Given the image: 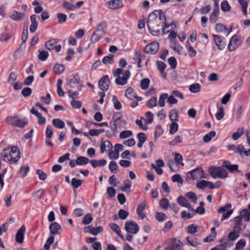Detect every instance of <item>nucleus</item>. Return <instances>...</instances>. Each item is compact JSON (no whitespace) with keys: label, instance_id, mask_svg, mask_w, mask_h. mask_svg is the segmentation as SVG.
<instances>
[{"label":"nucleus","instance_id":"obj_14","mask_svg":"<svg viewBox=\"0 0 250 250\" xmlns=\"http://www.w3.org/2000/svg\"><path fill=\"white\" fill-rule=\"evenodd\" d=\"M26 227L22 225L18 230L16 235V241L18 243H22L23 241Z\"/></svg>","mask_w":250,"mask_h":250},{"label":"nucleus","instance_id":"obj_28","mask_svg":"<svg viewBox=\"0 0 250 250\" xmlns=\"http://www.w3.org/2000/svg\"><path fill=\"white\" fill-rule=\"evenodd\" d=\"M181 248V242L179 240L174 239L173 244L165 248V250H178Z\"/></svg>","mask_w":250,"mask_h":250},{"label":"nucleus","instance_id":"obj_56","mask_svg":"<svg viewBox=\"0 0 250 250\" xmlns=\"http://www.w3.org/2000/svg\"><path fill=\"white\" fill-rule=\"evenodd\" d=\"M246 245V242L244 239H240L236 244L235 250H243Z\"/></svg>","mask_w":250,"mask_h":250},{"label":"nucleus","instance_id":"obj_63","mask_svg":"<svg viewBox=\"0 0 250 250\" xmlns=\"http://www.w3.org/2000/svg\"><path fill=\"white\" fill-rule=\"evenodd\" d=\"M187 198L190 199L191 202L195 203L197 199V196L195 193L192 192H188L185 194Z\"/></svg>","mask_w":250,"mask_h":250},{"label":"nucleus","instance_id":"obj_3","mask_svg":"<svg viewBox=\"0 0 250 250\" xmlns=\"http://www.w3.org/2000/svg\"><path fill=\"white\" fill-rule=\"evenodd\" d=\"M208 172L214 179H225L229 176L228 171L220 167L210 166L208 168Z\"/></svg>","mask_w":250,"mask_h":250},{"label":"nucleus","instance_id":"obj_45","mask_svg":"<svg viewBox=\"0 0 250 250\" xmlns=\"http://www.w3.org/2000/svg\"><path fill=\"white\" fill-rule=\"evenodd\" d=\"M186 45L187 49L188 52V55L190 57H194L196 55V51L189 44L188 41H187Z\"/></svg>","mask_w":250,"mask_h":250},{"label":"nucleus","instance_id":"obj_27","mask_svg":"<svg viewBox=\"0 0 250 250\" xmlns=\"http://www.w3.org/2000/svg\"><path fill=\"white\" fill-rule=\"evenodd\" d=\"M24 17L23 13L18 12L16 10H14L12 14L9 16V17L14 21H19L22 20Z\"/></svg>","mask_w":250,"mask_h":250},{"label":"nucleus","instance_id":"obj_21","mask_svg":"<svg viewBox=\"0 0 250 250\" xmlns=\"http://www.w3.org/2000/svg\"><path fill=\"white\" fill-rule=\"evenodd\" d=\"M37 16L35 14L32 15L30 16V21L31 24L30 26V31L31 33H34L38 27V23L36 20Z\"/></svg>","mask_w":250,"mask_h":250},{"label":"nucleus","instance_id":"obj_29","mask_svg":"<svg viewBox=\"0 0 250 250\" xmlns=\"http://www.w3.org/2000/svg\"><path fill=\"white\" fill-rule=\"evenodd\" d=\"M169 27H171V29L176 28V24L174 21H172L168 24L167 23V21H165V23H164V27H163V34H166L169 32V30H166L167 28Z\"/></svg>","mask_w":250,"mask_h":250},{"label":"nucleus","instance_id":"obj_7","mask_svg":"<svg viewBox=\"0 0 250 250\" xmlns=\"http://www.w3.org/2000/svg\"><path fill=\"white\" fill-rule=\"evenodd\" d=\"M67 85L71 88L78 86L80 82V79L78 74H71L68 76L66 80Z\"/></svg>","mask_w":250,"mask_h":250},{"label":"nucleus","instance_id":"obj_35","mask_svg":"<svg viewBox=\"0 0 250 250\" xmlns=\"http://www.w3.org/2000/svg\"><path fill=\"white\" fill-rule=\"evenodd\" d=\"M135 58L134 59V60H135L136 62H137L138 67V68L142 67V66L141 63L142 62V60H144V58H145V57L144 56H142L141 53L139 51H136L135 52Z\"/></svg>","mask_w":250,"mask_h":250},{"label":"nucleus","instance_id":"obj_52","mask_svg":"<svg viewBox=\"0 0 250 250\" xmlns=\"http://www.w3.org/2000/svg\"><path fill=\"white\" fill-rule=\"evenodd\" d=\"M244 134V129L243 127H239L237 131L234 133L232 135V138L233 140H237Z\"/></svg>","mask_w":250,"mask_h":250},{"label":"nucleus","instance_id":"obj_51","mask_svg":"<svg viewBox=\"0 0 250 250\" xmlns=\"http://www.w3.org/2000/svg\"><path fill=\"white\" fill-rule=\"evenodd\" d=\"M168 98V94L167 93H163L160 95L158 104L160 107H164L165 105V100Z\"/></svg>","mask_w":250,"mask_h":250},{"label":"nucleus","instance_id":"obj_36","mask_svg":"<svg viewBox=\"0 0 250 250\" xmlns=\"http://www.w3.org/2000/svg\"><path fill=\"white\" fill-rule=\"evenodd\" d=\"M28 39V27H24L22 33V36H21V40H22V43L21 44V46H22V45H24V47H25V42Z\"/></svg>","mask_w":250,"mask_h":250},{"label":"nucleus","instance_id":"obj_33","mask_svg":"<svg viewBox=\"0 0 250 250\" xmlns=\"http://www.w3.org/2000/svg\"><path fill=\"white\" fill-rule=\"evenodd\" d=\"M59 41V40L57 39H52L48 41L45 43V47L46 49L49 50H53L55 46V44H56Z\"/></svg>","mask_w":250,"mask_h":250},{"label":"nucleus","instance_id":"obj_55","mask_svg":"<svg viewBox=\"0 0 250 250\" xmlns=\"http://www.w3.org/2000/svg\"><path fill=\"white\" fill-rule=\"evenodd\" d=\"M93 220L92 215L90 213L86 214L82 220V224L83 225H88Z\"/></svg>","mask_w":250,"mask_h":250},{"label":"nucleus","instance_id":"obj_5","mask_svg":"<svg viewBox=\"0 0 250 250\" xmlns=\"http://www.w3.org/2000/svg\"><path fill=\"white\" fill-rule=\"evenodd\" d=\"M205 173L202 167H197L192 170L188 172V175H189L192 180H196L199 178H206Z\"/></svg>","mask_w":250,"mask_h":250},{"label":"nucleus","instance_id":"obj_19","mask_svg":"<svg viewBox=\"0 0 250 250\" xmlns=\"http://www.w3.org/2000/svg\"><path fill=\"white\" fill-rule=\"evenodd\" d=\"M170 48L174 51L177 52L179 55L183 53V47L175 40L171 41L170 45Z\"/></svg>","mask_w":250,"mask_h":250},{"label":"nucleus","instance_id":"obj_54","mask_svg":"<svg viewBox=\"0 0 250 250\" xmlns=\"http://www.w3.org/2000/svg\"><path fill=\"white\" fill-rule=\"evenodd\" d=\"M239 3L241 6L243 13L246 15L247 13L248 2L247 0H238Z\"/></svg>","mask_w":250,"mask_h":250},{"label":"nucleus","instance_id":"obj_2","mask_svg":"<svg viewBox=\"0 0 250 250\" xmlns=\"http://www.w3.org/2000/svg\"><path fill=\"white\" fill-rule=\"evenodd\" d=\"M3 161L11 164L16 163L21 157L19 148L17 146L7 147L0 154Z\"/></svg>","mask_w":250,"mask_h":250},{"label":"nucleus","instance_id":"obj_59","mask_svg":"<svg viewBox=\"0 0 250 250\" xmlns=\"http://www.w3.org/2000/svg\"><path fill=\"white\" fill-rule=\"evenodd\" d=\"M157 98L152 97L146 103V106L148 108H152L157 104Z\"/></svg>","mask_w":250,"mask_h":250},{"label":"nucleus","instance_id":"obj_11","mask_svg":"<svg viewBox=\"0 0 250 250\" xmlns=\"http://www.w3.org/2000/svg\"><path fill=\"white\" fill-rule=\"evenodd\" d=\"M240 44L241 41L238 36H233L230 40L228 48L229 51H232L236 49Z\"/></svg>","mask_w":250,"mask_h":250},{"label":"nucleus","instance_id":"obj_10","mask_svg":"<svg viewBox=\"0 0 250 250\" xmlns=\"http://www.w3.org/2000/svg\"><path fill=\"white\" fill-rule=\"evenodd\" d=\"M131 75L130 72L129 70H125L123 73L122 77L117 78L115 79V83L118 85H123L125 84L128 79L130 78Z\"/></svg>","mask_w":250,"mask_h":250},{"label":"nucleus","instance_id":"obj_26","mask_svg":"<svg viewBox=\"0 0 250 250\" xmlns=\"http://www.w3.org/2000/svg\"><path fill=\"white\" fill-rule=\"evenodd\" d=\"M116 115H114L112 117V120L109 123L110 127L111 130L114 132L117 131V124L118 121L120 119V117H117L115 119Z\"/></svg>","mask_w":250,"mask_h":250},{"label":"nucleus","instance_id":"obj_4","mask_svg":"<svg viewBox=\"0 0 250 250\" xmlns=\"http://www.w3.org/2000/svg\"><path fill=\"white\" fill-rule=\"evenodd\" d=\"M7 121L12 125L19 127H23L28 124L27 120L21 119L18 116L8 117Z\"/></svg>","mask_w":250,"mask_h":250},{"label":"nucleus","instance_id":"obj_9","mask_svg":"<svg viewBox=\"0 0 250 250\" xmlns=\"http://www.w3.org/2000/svg\"><path fill=\"white\" fill-rule=\"evenodd\" d=\"M212 37L217 48L220 50H223L226 46V39L217 35H213Z\"/></svg>","mask_w":250,"mask_h":250},{"label":"nucleus","instance_id":"obj_61","mask_svg":"<svg viewBox=\"0 0 250 250\" xmlns=\"http://www.w3.org/2000/svg\"><path fill=\"white\" fill-rule=\"evenodd\" d=\"M112 101L114 104V107L116 110H120L122 108V104L119 101H118L116 96H112Z\"/></svg>","mask_w":250,"mask_h":250},{"label":"nucleus","instance_id":"obj_41","mask_svg":"<svg viewBox=\"0 0 250 250\" xmlns=\"http://www.w3.org/2000/svg\"><path fill=\"white\" fill-rule=\"evenodd\" d=\"M114 57L113 54H109L108 56L104 57L102 62L104 64H112L114 63Z\"/></svg>","mask_w":250,"mask_h":250},{"label":"nucleus","instance_id":"obj_44","mask_svg":"<svg viewBox=\"0 0 250 250\" xmlns=\"http://www.w3.org/2000/svg\"><path fill=\"white\" fill-rule=\"evenodd\" d=\"M109 226L111 229L115 232H116L121 238H123V236L121 234V229L118 225L114 223H113L110 224Z\"/></svg>","mask_w":250,"mask_h":250},{"label":"nucleus","instance_id":"obj_47","mask_svg":"<svg viewBox=\"0 0 250 250\" xmlns=\"http://www.w3.org/2000/svg\"><path fill=\"white\" fill-rule=\"evenodd\" d=\"M64 69V66L62 64H56L53 67L54 72L58 74L62 73Z\"/></svg>","mask_w":250,"mask_h":250},{"label":"nucleus","instance_id":"obj_6","mask_svg":"<svg viewBox=\"0 0 250 250\" xmlns=\"http://www.w3.org/2000/svg\"><path fill=\"white\" fill-rule=\"evenodd\" d=\"M125 230L130 233L136 234L139 230V227L138 224L133 221L126 222L125 225Z\"/></svg>","mask_w":250,"mask_h":250},{"label":"nucleus","instance_id":"obj_24","mask_svg":"<svg viewBox=\"0 0 250 250\" xmlns=\"http://www.w3.org/2000/svg\"><path fill=\"white\" fill-rule=\"evenodd\" d=\"M61 229V227L60 225L57 222H54L49 226L50 232L53 235L59 234L58 231Z\"/></svg>","mask_w":250,"mask_h":250},{"label":"nucleus","instance_id":"obj_20","mask_svg":"<svg viewBox=\"0 0 250 250\" xmlns=\"http://www.w3.org/2000/svg\"><path fill=\"white\" fill-rule=\"evenodd\" d=\"M107 25V24L106 21H102L101 23L98 24L95 31L103 35H104L106 30Z\"/></svg>","mask_w":250,"mask_h":250},{"label":"nucleus","instance_id":"obj_23","mask_svg":"<svg viewBox=\"0 0 250 250\" xmlns=\"http://www.w3.org/2000/svg\"><path fill=\"white\" fill-rule=\"evenodd\" d=\"M90 163L93 167L96 168L97 167L104 166L106 164V161L105 159H101L100 160L92 159L90 161Z\"/></svg>","mask_w":250,"mask_h":250},{"label":"nucleus","instance_id":"obj_46","mask_svg":"<svg viewBox=\"0 0 250 250\" xmlns=\"http://www.w3.org/2000/svg\"><path fill=\"white\" fill-rule=\"evenodd\" d=\"M201 85L198 83H195L191 84L189 87V91L193 93H196L200 91Z\"/></svg>","mask_w":250,"mask_h":250},{"label":"nucleus","instance_id":"obj_42","mask_svg":"<svg viewBox=\"0 0 250 250\" xmlns=\"http://www.w3.org/2000/svg\"><path fill=\"white\" fill-rule=\"evenodd\" d=\"M89 162L90 163V161L88 158L85 157L80 156L77 158L76 163L78 165L83 166L87 164Z\"/></svg>","mask_w":250,"mask_h":250},{"label":"nucleus","instance_id":"obj_15","mask_svg":"<svg viewBox=\"0 0 250 250\" xmlns=\"http://www.w3.org/2000/svg\"><path fill=\"white\" fill-rule=\"evenodd\" d=\"M84 231L85 232H88L93 235H97L99 233L103 231V228L101 226L98 227H93L91 226L85 227Z\"/></svg>","mask_w":250,"mask_h":250},{"label":"nucleus","instance_id":"obj_22","mask_svg":"<svg viewBox=\"0 0 250 250\" xmlns=\"http://www.w3.org/2000/svg\"><path fill=\"white\" fill-rule=\"evenodd\" d=\"M112 144L108 141L102 143L100 146L101 153H104L105 151H110L112 149Z\"/></svg>","mask_w":250,"mask_h":250},{"label":"nucleus","instance_id":"obj_34","mask_svg":"<svg viewBox=\"0 0 250 250\" xmlns=\"http://www.w3.org/2000/svg\"><path fill=\"white\" fill-rule=\"evenodd\" d=\"M52 124L55 127L59 129H62L65 126L64 122L58 118L53 119Z\"/></svg>","mask_w":250,"mask_h":250},{"label":"nucleus","instance_id":"obj_16","mask_svg":"<svg viewBox=\"0 0 250 250\" xmlns=\"http://www.w3.org/2000/svg\"><path fill=\"white\" fill-rule=\"evenodd\" d=\"M223 166L229 170L230 173H233L235 171L240 172L238 170V166L237 165H232L229 161H224L223 163Z\"/></svg>","mask_w":250,"mask_h":250},{"label":"nucleus","instance_id":"obj_17","mask_svg":"<svg viewBox=\"0 0 250 250\" xmlns=\"http://www.w3.org/2000/svg\"><path fill=\"white\" fill-rule=\"evenodd\" d=\"M146 206V204L145 202H143L138 204L137 206L136 213L140 219L143 220L146 217V214L144 212V211L145 209Z\"/></svg>","mask_w":250,"mask_h":250},{"label":"nucleus","instance_id":"obj_50","mask_svg":"<svg viewBox=\"0 0 250 250\" xmlns=\"http://www.w3.org/2000/svg\"><path fill=\"white\" fill-rule=\"evenodd\" d=\"M62 7L66 10H74V4H72L66 0H64L62 3Z\"/></svg>","mask_w":250,"mask_h":250},{"label":"nucleus","instance_id":"obj_38","mask_svg":"<svg viewBox=\"0 0 250 250\" xmlns=\"http://www.w3.org/2000/svg\"><path fill=\"white\" fill-rule=\"evenodd\" d=\"M235 230H240V226L242 225V218L240 216H237L233 219Z\"/></svg>","mask_w":250,"mask_h":250},{"label":"nucleus","instance_id":"obj_18","mask_svg":"<svg viewBox=\"0 0 250 250\" xmlns=\"http://www.w3.org/2000/svg\"><path fill=\"white\" fill-rule=\"evenodd\" d=\"M106 6L110 9H115L123 7V4L120 0H113L108 1L106 3Z\"/></svg>","mask_w":250,"mask_h":250},{"label":"nucleus","instance_id":"obj_13","mask_svg":"<svg viewBox=\"0 0 250 250\" xmlns=\"http://www.w3.org/2000/svg\"><path fill=\"white\" fill-rule=\"evenodd\" d=\"M227 149L229 151H233L235 153L239 154L241 157H243V150H244L243 145H229L227 146Z\"/></svg>","mask_w":250,"mask_h":250},{"label":"nucleus","instance_id":"obj_58","mask_svg":"<svg viewBox=\"0 0 250 250\" xmlns=\"http://www.w3.org/2000/svg\"><path fill=\"white\" fill-rule=\"evenodd\" d=\"M230 6L227 0H223L221 3V9L224 12H228L230 10Z\"/></svg>","mask_w":250,"mask_h":250},{"label":"nucleus","instance_id":"obj_49","mask_svg":"<svg viewBox=\"0 0 250 250\" xmlns=\"http://www.w3.org/2000/svg\"><path fill=\"white\" fill-rule=\"evenodd\" d=\"M240 230H235L232 231H231L229 233L228 238L230 239V241H234L236 239H237L239 236L238 232H239Z\"/></svg>","mask_w":250,"mask_h":250},{"label":"nucleus","instance_id":"obj_62","mask_svg":"<svg viewBox=\"0 0 250 250\" xmlns=\"http://www.w3.org/2000/svg\"><path fill=\"white\" fill-rule=\"evenodd\" d=\"M178 204L182 207H185L188 203V200L183 196H179L177 199Z\"/></svg>","mask_w":250,"mask_h":250},{"label":"nucleus","instance_id":"obj_25","mask_svg":"<svg viewBox=\"0 0 250 250\" xmlns=\"http://www.w3.org/2000/svg\"><path fill=\"white\" fill-rule=\"evenodd\" d=\"M219 13V6L215 7L209 17L210 21L212 23H215L217 20Z\"/></svg>","mask_w":250,"mask_h":250},{"label":"nucleus","instance_id":"obj_53","mask_svg":"<svg viewBox=\"0 0 250 250\" xmlns=\"http://www.w3.org/2000/svg\"><path fill=\"white\" fill-rule=\"evenodd\" d=\"M215 30L217 33H222L227 31V28L225 25L222 23H219L215 25Z\"/></svg>","mask_w":250,"mask_h":250},{"label":"nucleus","instance_id":"obj_39","mask_svg":"<svg viewBox=\"0 0 250 250\" xmlns=\"http://www.w3.org/2000/svg\"><path fill=\"white\" fill-rule=\"evenodd\" d=\"M135 93L134 92L133 88L131 87H128L125 92V97L131 100H133L134 97H135Z\"/></svg>","mask_w":250,"mask_h":250},{"label":"nucleus","instance_id":"obj_1","mask_svg":"<svg viewBox=\"0 0 250 250\" xmlns=\"http://www.w3.org/2000/svg\"><path fill=\"white\" fill-rule=\"evenodd\" d=\"M166 21L165 13L162 10H155L151 12L148 15L147 20V26L150 33L153 36H159L161 29L163 32L164 23Z\"/></svg>","mask_w":250,"mask_h":250},{"label":"nucleus","instance_id":"obj_64","mask_svg":"<svg viewBox=\"0 0 250 250\" xmlns=\"http://www.w3.org/2000/svg\"><path fill=\"white\" fill-rule=\"evenodd\" d=\"M45 191L44 189H40L39 190L36 191L34 194L33 196L36 199H41L45 194Z\"/></svg>","mask_w":250,"mask_h":250},{"label":"nucleus","instance_id":"obj_57","mask_svg":"<svg viewBox=\"0 0 250 250\" xmlns=\"http://www.w3.org/2000/svg\"><path fill=\"white\" fill-rule=\"evenodd\" d=\"M160 207L164 209H167L169 206V201L167 198H164L159 202Z\"/></svg>","mask_w":250,"mask_h":250},{"label":"nucleus","instance_id":"obj_48","mask_svg":"<svg viewBox=\"0 0 250 250\" xmlns=\"http://www.w3.org/2000/svg\"><path fill=\"white\" fill-rule=\"evenodd\" d=\"M163 133V130L161 127V126L159 125H158L155 127V129L154 131V138L155 140L157 139L161 135H162Z\"/></svg>","mask_w":250,"mask_h":250},{"label":"nucleus","instance_id":"obj_30","mask_svg":"<svg viewBox=\"0 0 250 250\" xmlns=\"http://www.w3.org/2000/svg\"><path fill=\"white\" fill-rule=\"evenodd\" d=\"M83 180L78 179L76 178H73L71 181V185L73 188V189H76L81 186L83 183Z\"/></svg>","mask_w":250,"mask_h":250},{"label":"nucleus","instance_id":"obj_43","mask_svg":"<svg viewBox=\"0 0 250 250\" xmlns=\"http://www.w3.org/2000/svg\"><path fill=\"white\" fill-rule=\"evenodd\" d=\"M216 132L215 131H211L209 133L206 134L203 138V140L205 143L209 142L213 137L216 135Z\"/></svg>","mask_w":250,"mask_h":250},{"label":"nucleus","instance_id":"obj_37","mask_svg":"<svg viewBox=\"0 0 250 250\" xmlns=\"http://www.w3.org/2000/svg\"><path fill=\"white\" fill-rule=\"evenodd\" d=\"M240 216L246 222H248L250 219V213L247 209H243L240 212Z\"/></svg>","mask_w":250,"mask_h":250},{"label":"nucleus","instance_id":"obj_8","mask_svg":"<svg viewBox=\"0 0 250 250\" xmlns=\"http://www.w3.org/2000/svg\"><path fill=\"white\" fill-rule=\"evenodd\" d=\"M159 49V43L157 42H153L146 45L144 48V51L147 54L153 55L158 52Z\"/></svg>","mask_w":250,"mask_h":250},{"label":"nucleus","instance_id":"obj_31","mask_svg":"<svg viewBox=\"0 0 250 250\" xmlns=\"http://www.w3.org/2000/svg\"><path fill=\"white\" fill-rule=\"evenodd\" d=\"M187 241L188 245L196 247L200 244V241L196 238H192L191 237H187Z\"/></svg>","mask_w":250,"mask_h":250},{"label":"nucleus","instance_id":"obj_60","mask_svg":"<svg viewBox=\"0 0 250 250\" xmlns=\"http://www.w3.org/2000/svg\"><path fill=\"white\" fill-rule=\"evenodd\" d=\"M230 239L228 238H224L220 240L219 242L220 246L222 247L226 248L227 247H230Z\"/></svg>","mask_w":250,"mask_h":250},{"label":"nucleus","instance_id":"obj_40","mask_svg":"<svg viewBox=\"0 0 250 250\" xmlns=\"http://www.w3.org/2000/svg\"><path fill=\"white\" fill-rule=\"evenodd\" d=\"M178 111L176 109H173L169 112V117L172 122H175L178 120Z\"/></svg>","mask_w":250,"mask_h":250},{"label":"nucleus","instance_id":"obj_32","mask_svg":"<svg viewBox=\"0 0 250 250\" xmlns=\"http://www.w3.org/2000/svg\"><path fill=\"white\" fill-rule=\"evenodd\" d=\"M104 35H102L100 33H98L96 31H94L91 36L90 39V42L91 43L93 44L97 42H98L103 36Z\"/></svg>","mask_w":250,"mask_h":250},{"label":"nucleus","instance_id":"obj_12","mask_svg":"<svg viewBox=\"0 0 250 250\" xmlns=\"http://www.w3.org/2000/svg\"><path fill=\"white\" fill-rule=\"evenodd\" d=\"M100 88L103 91H106L109 88V80L107 75L104 76L99 82Z\"/></svg>","mask_w":250,"mask_h":250}]
</instances>
